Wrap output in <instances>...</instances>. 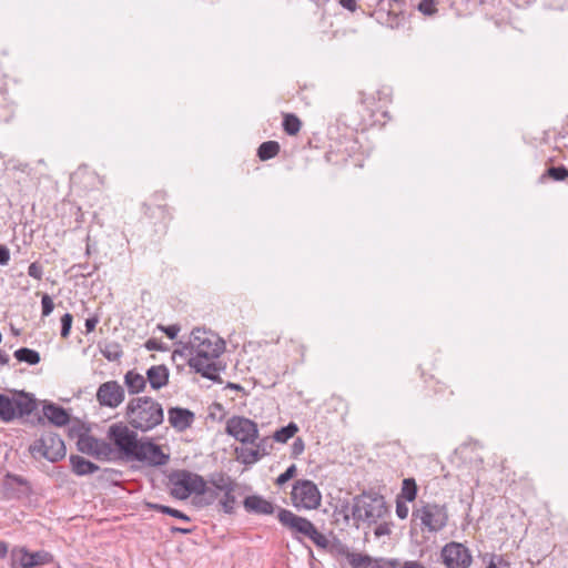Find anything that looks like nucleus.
I'll return each instance as SVG.
<instances>
[{"mask_svg": "<svg viewBox=\"0 0 568 568\" xmlns=\"http://www.w3.org/2000/svg\"><path fill=\"white\" fill-rule=\"evenodd\" d=\"M348 504L343 506L344 520L352 517L358 527L359 523L377 524L389 514L385 497L375 490H364L352 498L351 515L347 513Z\"/></svg>", "mask_w": 568, "mask_h": 568, "instance_id": "f257e3e1", "label": "nucleus"}, {"mask_svg": "<svg viewBox=\"0 0 568 568\" xmlns=\"http://www.w3.org/2000/svg\"><path fill=\"white\" fill-rule=\"evenodd\" d=\"M126 416L130 425L142 432L153 429L164 418L161 404L149 396L131 399L126 406Z\"/></svg>", "mask_w": 568, "mask_h": 568, "instance_id": "f03ea898", "label": "nucleus"}, {"mask_svg": "<svg viewBox=\"0 0 568 568\" xmlns=\"http://www.w3.org/2000/svg\"><path fill=\"white\" fill-rule=\"evenodd\" d=\"M169 481L173 486L171 495L179 499H186L191 495H202L205 504L210 505L217 498L215 489L207 488L205 479L189 470H175L169 476Z\"/></svg>", "mask_w": 568, "mask_h": 568, "instance_id": "7ed1b4c3", "label": "nucleus"}, {"mask_svg": "<svg viewBox=\"0 0 568 568\" xmlns=\"http://www.w3.org/2000/svg\"><path fill=\"white\" fill-rule=\"evenodd\" d=\"M224 351V342L219 339L216 336L209 334L201 328H194L191 333V341L185 344L182 349H175L172 354L174 359L176 355L187 356L193 355L190 358H204L219 357Z\"/></svg>", "mask_w": 568, "mask_h": 568, "instance_id": "20e7f679", "label": "nucleus"}, {"mask_svg": "<svg viewBox=\"0 0 568 568\" xmlns=\"http://www.w3.org/2000/svg\"><path fill=\"white\" fill-rule=\"evenodd\" d=\"M277 518L281 525L292 532L294 538L298 539V535H302L311 539L318 548L328 549L329 540L317 530L310 519L285 508H278Z\"/></svg>", "mask_w": 568, "mask_h": 568, "instance_id": "39448f33", "label": "nucleus"}, {"mask_svg": "<svg viewBox=\"0 0 568 568\" xmlns=\"http://www.w3.org/2000/svg\"><path fill=\"white\" fill-rule=\"evenodd\" d=\"M414 520H419L422 531L438 532L443 530L448 523V509L445 504L427 503L419 500L418 507L412 513Z\"/></svg>", "mask_w": 568, "mask_h": 568, "instance_id": "423d86ee", "label": "nucleus"}, {"mask_svg": "<svg viewBox=\"0 0 568 568\" xmlns=\"http://www.w3.org/2000/svg\"><path fill=\"white\" fill-rule=\"evenodd\" d=\"M36 408L37 402L28 393L20 392L18 398H11L0 393V419L4 423L29 416Z\"/></svg>", "mask_w": 568, "mask_h": 568, "instance_id": "0eeeda50", "label": "nucleus"}, {"mask_svg": "<svg viewBox=\"0 0 568 568\" xmlns=\"http://www.w3.org/2000/svg\"><path fill=\"white\" fill-rule=\"evenodd\" d=\"M108 438L114 444L119 453L131 460L142 440L138 439V434L122 423L113 424L109 427Z\"/></svg>", "mask_w": 568, "mask_h": 568, "instance_id": "6e6552de", "label": "nucleus"}, {"mask_svg": "<svg viewBox=\"0 0 568 568\" xmlns=\"http://www.w3.org/2000/svg\"><path fill=\"white\" fill-rule=\"evenodd\" d=\"M291 499L296 508L313 510L321 506L322 494L312 480L298 479L293 485Z\"/></svg>", "mask_w": 568, "mask_h": 568, "instance_id": "1a4fd4ad", "label": "nucleus"}, {"mask_svg": "<svg viewBox=\"0 0 568 568\" xmlns=\"http://www.w3.org/2000/svg\"><path fill=\"white\" fill-rule=\"evenodd\" d=\"M32 455H40L51 463L59 462L65 457L67 449L61 437L53 432H44L39 439L30 446Z\"/></svg>", "mask_w": 568, "mask_h": 568, "instance_id": "9d476101", "label": "nucleus"}, {"mask_svg": "<svg viewBox=\"0 0 568 568\" xmlns=\"http://www.w3.org/2000/svg\"><path fill=\"white\" fill-rule=\"evenodd\" d=\"M69 434L71 437H78L77 447L83 454L91 455L98 459H108L113 452L109 443L88 435L80 428L72 427L69 429Z\"/></svg>", "mask_w": 568, "mask_h": 568, "instance_id": "9b49d317", "label": "nucleus"}, {"mask_svg": "<svg viewBox=\"0 0 568 568\" xmlns=\"http://www.w3.org/2000/svg\"><path fill=\"white\" fill-rule=\"evenodd\" d=\"M225 432L242 444H254L258 438L257 424L244 416H232L229 418Z\"/></svg>", "mask_w": 568, "mask_h": 568, "instance_id": "f8f14e48", "label": "nucleus"}, {"mask_svg": "<svg viewBox=\"0 0 568 568\" xmlns=\"http://www.w3.org/2000/svg\"><path fill=\"white\" fill-rule=\"evenodd\" d=\"M0 491L3 500H20L27 498L32 488L24 477L7 473L2 479Z\"/></svg>", "mask_w": 568, "mask_h": 568, "instance_id": "ddd939ff", "label": "nucleus"}, {"mask_svg": "<svg viewBox=\"0 0 568 568\" xmlns=\"http://www.w3.org/2000/svg\"><path fill=\"white\" fill-rule=\"evenodd\" d=\"M442 558L447 568H468L473 561L469 549L455 541L443 547Z\"/></svg>", "mask_w": 568, "mask_h": 568, "instance_id": "4468645a", "label": "nucleus"}, {"mask_svg": "<svg viewBox=\"0 0 568 568\" xmlns=\"http://www.w3.org/2000/svg\"><path fill=\"white\" fill-rule=\"evenodd\" d=\"M170 459V456L165 454L161 446L151 442H141L134 456L131 460H136L146 464L148 466H163Z\"/></svg>", "mask_w": 568, "mask_h": 568, "instance_id": "2eb2a0df", "label": "nucleus"}, {"mask_svg": "<svg viewBox=\"0 0 568 568\" xmlns=\"http://www.w3.org/2000/svg\"><path fill=\"white\" fill-rule=\"evenodd\" d=\"M97 399L101 406L115 408L124 400V389L116 381L105 382L99 386Z\"/></svg>", "mask_w": 568, "mask_h": 568, "instance_id": "dca6fc26", "label": "nucleus"}, {"mask_svg": "<svg viewBox=\"0 0 568 568\" xmlns=\"http://www.w3.org/2000/svg\"><path fill=\"white\" fill-rule=\"evenodd\" d=\"M168 420L178 432H184L192 426L195 420V414L183 407H170L168 410Z\"/></svg>", "mask_w": 568, "mask_h": 568, "instance_id": "f3484780", "label": "nucleus"}, {"mask_svg": "<svg viewBox=\"0 0 568 568\" xmlns=\"http://www.w3.org/2000/svg\"><path fill=\"white\" fill-rule=\"evenodd\" d=\"M216 357L204 358H189L187 364L191 368H193L196 373L201 374L203 377L213 381L221 382V377L219 375V366L214 362Z\"/></svg>", "mask_w": 568, "mask_h": 568, "instance_id": "a211bd4d", "label": "nucleus"}, {"mask_svg": "<svg viewBox=\"0 0 568 568\" xmlns=\"http://www.w3.org/2000/svg\"><path fill=\"white\" fill-rule=\"evenodd\" d=\"M245 510L256 515H272L276 506L260 495H250L243 500Z\"/></svg>", "mask_w": 568, "mask_h": 568, "instance_id": "6ab92c4d", "label": "nucleus"}, {"mask_svg": "<svg viewBox=\"0 0 568 568\" xmlns=\"http://www.w3.org/2000/svg\"><path fill=\"white\" fill-rule=\"evenodd\" d=\"M43 416L54 426H65L70 422V414L62 406L52 402L43 404Z\"/></svg>", "mask_w": 568, "mask_h": 568, "instance_id": "aec40b11", "label": "nucleus"}, {"mask_svg": "<svg viewBox=\"0 0 568 568\" xmlns=\"http://www.w3.org/2000/svg\"><path fill=\"white\" fill-rule=\"evenodd\" d=\"M166 200V192L163 190L155 191L146 201V203H151L155 206L156 211L161 215V221L163 222V231L168 229L170 221L173 219L172 212L170 207L164 203Z\"/></svg>", "mask_w": 568, "mask_h": 568, "instance_id": "412c9836", "label": "nucleus"}, {"mask_svg": "<svg viewBox=\"0 0 568 568\" xmlns=\"http://www.w3.org/2000/svg\"><path fill=\"white\" fill-rule=\"evenodd\" d=\"M170 372L165 365H154L146 371V379L153 389H160L169 383Z\"/></svg>", "mask_w": 568, "mask_h": 568, "instance_id": "4be33fe9", "label": "nucleus"}, {"mask_svg": "<svg viewBox=\"0 0 568 568\" xmlns=\"http://www.w3.org/2000/svg\"><path fill=\"white\" fill-rule=\"evenodd\" d=\"M70 465L72 471L78 476L91 475L100 469L97 464L79 455L70 456Z\"/></svg>", "mask_w": 568, "mask_h": 568, "instance_id": "5701e85b", "label": "nucleus"}, {"mask_svg": "<svg viewBox=\"0 0 568 568\" xmlns=\"http://www.w3.org/2000/svg\"><path fill=\"white\" fill-rule=\"evenodd\" d=\"M11 568H33V562L30 558V551L23 547H16L10 554Z\"/></svg>", "mask_w": 568, "mask_h": 568, "instance_id": "b1692460", "label": "nucleus"}, {"mask_svg": "<svg viewBox=\"0 0 568 568\" xmlns=\"http://www.w3.org/2000/svg\"><path fill=\"white\" fill-rule=\"evenodd\" d=\"M124 383L131 394H138L144 390L146 379L134 371H129L124 376Z\"/></svg>", "mask_w": 568, "mask_h": 568, "instance_id": "393cba45", "label": "nucleus"}, {"mask_svg": "<svg viewBox=\"0 0 568 568\" xmlns=\"http://www.w3.org/2000/svg\"><path fill=\"white\" fill-rule=\"evenodd\" d=\"M483 561L487 562L486 568H511V561L508 555L486 552L483 556Z\"/></svg>", "mask_w": 568, "mask_h": 568, "instance_id": "a878e982", "label": "nucleus"}, {"mask_svg": "<svg viewBox=\"0 0 568 568\" xmlns=\"http://www.w3.org/2000/svg\"><path fill=\"white\" fill-rule=\"evenodd\" d=\"M281 146L277 141H265L257 148V156L261 161H267L280 153Z\"/></svg>", "mask_w": 568, "mask_h": 568, "instance_id": "bb28decb", "label": "nucleus"}, {"mask_svg": "<svg viewBox=\"0 0 568 568\" xmlns=\"http://www.w3.org/2000/svg\"><path fill=\"white\" fill-rule=\"evenodd\" d=\"M417 491H418V488H417L416 480L412 477L405 478L402 481L400 493L397 496V498L404 499L405 501H408V503H412L416 499Z\"/></svg>", "mask_w": 568, "mask_h": 568, "instance_id": "cd10ccee", "label": "nucleus"}, {"mask_svg": "<svg viewBox=\"0 0 568 568\" xmlns=\"http://www.w3.org/2000/svg\"><path fill=\"white\" fill-rule=\"evenodd\" d=\"M210 483L215 487V489L221 491L234 490L236 486L234 480L224 473L213 474L210 477Z\"/></svg>", "mask_w": 568, "mask_h": 568, "instance_id": "c85d7f7f", "label": "nucleus"}, {"mask_svg": "<svg viewBox=\"0 0 568 568\" xmlns=\"http://www.w3.org/2000/svg\"><path fill=\"white\" fill-rule=\"evenodd\" d=\"M13 355L19 362H24L29 365H37L41 361L39 352L28 347L17 349Z\"/></svg>", "mask_w": 568, "mask_h": 568, "instance_id": "c756f323", "label": "nucleus"}, {"mask_svg": "<svg viewBox=\"0 0 568 568\" xmlns=\"http://www.w3.org/2000/svg\"><path fill=\"white\" fill-rule=\"evenodd\" d=\"M282 125L286 134L296 135L302 128V122L295 114L286 113L284 114Z\"/></svg>", "mask_w": 568, "mask_h": 568, "instance_id": "7c9ffc66", "label": "nucleus"}, {"mask_svg": "<svg viewBox=\"0 0 568 568\" xmlns=\"http://www.w3.org/2000/svg\"><path fill=\"white\" fill-rule=\"evenodd\" d=\"M298 432V427L295 423L291 422L286 426L277 429L273 439L278 443H286L290 438L294 437V435Z\"/></svg>", "mask_w": 568, "mask_h": 568, "instance_id": "2f4dec72", "label": "nucleus"}, {"mask_svg": "<svg viewBox=\"0 0 568 568\" xmlns=\"http://www.w3.org/2000/svg\"><path fill=\"white\" fill-rule=\"evenodd\" d=\"M373 559L374 558L367 554H357L352 551L351 555H348L347 561L352 568H368L372 567Z\"/></svg>", "mask_w": 568, "mask_h": 568, "instance_id": "473e14b6", "label": "nucleus"}, {"mask_svg": "<svg viewBox=\"0 0 568 568\" xmlns=\"http://www.w3.org/2000/svg\"><path fill=\"white\" fill-rule=\"evenodd\" d=\"M545 178L562 182L568 179V169L565 165L550 166L546 170L540 179L544 180Z\"/></svg>", "mask_w": 568, "mask_h": 568, "instance_id": "72a5a7b5", "label": "nucleus"}, {"mask_svg": "<svg viewBox=\"0 0 568 568\" xmlns=\"http://www.w3.org/2000/svg\"><path fill=\"white\" fill-rule=\"evenodd\" d=\"M438 0H420L417 10L425 17L433 18L438 13Z\"/></svg>", "mask_w": 568, "mask_h": 568, "instance_id": "f704fd0d", "label": "nucleus"}, {"mask_svg": "<svg viewBox=\"0 0 568 568\" xmlns=\"http://www.w3.org/2000/svg\"><path fill=\"white\" fill-rule=\"evenodd\" d=\"M101 353L108 361L112 362L119 361L123 355L120 344L115 342L105 344L104 348L101 349Z\"/></svg>", "mask_w": 568, "mask_h": 568, "instance_id": "c9c22d12", "label": "nucleus"}, {"mask_svg": "<svg viewBox=\"0 0 568 568\" xmlns=\"http://www.w3.org/2000/svg\"><path fill=\"white\" fill-rule=\"evenodd\" d=\"M30 558L33 562V568L44 566L53 561V555L45 550L30 552Z\"/></svg>", "mask_w": 568, "mask_h": 568, "instance_id": "e433bc0d", "label": "nucleus"}, {"mask_svg": "<svg viewBox=\"0 0 568 568\" xmlns=\"http://www.w3.org/2000/svg\"><path fill=\"white\" fill-rule=\"evenodd\" d=\"M328 551L335 557H345L348 558V555H351V550L348 546L344 542H342L339 539H334L329 546Z\"/></svg>", "mask_w": 568, "mask_h": 568, "instance_id": "4c0bfd02", "label": "nucleus"}, {"mask_svg": "<svg viewBox=\"0 0 568 568\" xmlns=\"http://www.w3.org/2000/svg\"><path fill=\"white\" fill-rule=\"evenodd\" d=\"M349 159V153L347 152H335L331 148L325 153V160L327 163L333 165H343L346 164Z\"/></svg>", "mask_w": 568, "mask_h": 568, "instance_id": "58836bf2", "label": "nucleus"}, {"mask_svg": "<svg viewBox=\"0 0 568 568\" xmlns=\"http://www.w3.org/2000/svg\"><path fill=\"white\" fill-rule=\"evenodd\" d=\"M234 490L223 491L224 496L220 500V505L225 514L232 515L235 510L236 497L233 494Z\"/></svg>", "mask_w": 568, "mask_h": 568, "instance_id": "ea45409f", "label": "nucleus"}, {"mask_svg": "<svg viewBox=\"0 0 568 568\" xmlns=\"http://www.w3.org/2000/svg\"><path fill=\"white\" fill-rule=\"evenodd\" d=\"M329 148L337 153L347 152L349 153L351 156L354 150V141L352 138L344 136L343 140L336 141L335 143H331Z\"/></svg>", "mask_w": 568, "mask_h": 568, "instance_id": "a19ab883", "label": "nucleus"}, {"mask_svg": "<svg viewBox=\"0 0 568 568\" xmlns=\"http://www.w3.org/2000/svg\"><path fill=\"white\" fill-rule=\"evenodd\" d=\"M262 454H260V450L255 449H241L240 458L243 464L251 465L256 463L262 458Z\"/></svg>", "mask_w": 568, "mask_h": 568, "instance_id": "79ce46f5", "label": "nucleus"}, {"mask_svg": "<svg viewBox=\"0 0 568 568\" xmlns=\"http://www.w3.org/2000/svg\"><path fill=\"white\" fill-rule=\"evenodd\" d=\"M142 211H143V215L145 217H148L149 220H155L156 222L154 224H156L158 222L160 224L163 225V222L161 221V215L160 213L156 211L155 206H153L151 203H146L144 202L142 204Z\"/></svg>", "mask_w": 568, "mask_h": 568, "instance_id": "37998d69", "label": "nucleus"}, {"mask_svg": "<svg viewBox=\"0 0 568 568\" xmlns=\"http://www.w3.org/2000/svg\"><path fill=\"white\" fill-rule=\"evenodd\" d=\"M399 562L397 559H388V558H374L371 568H398Z\"/></svg>", "mask_w": 568, "mask_h": 568, "instance_id": "c03bdc74", "label": "nucleus"}, {"mask_svg": "<svg viewBox=\"0 0 568 568\" xmlns=\"http://www.w3.org/2000/svg\"><path fill=\"white\" fill-rule=\"evenodd\" d=\"M73 317L70 313H65L61 317V337L68 338L71 332Z\"/></svg>", "mask_w": 568, "mask_h": 568, "instance_id": "a18cd8bd", "label": "nucleus"}, {"mask_svg": "<svg viewBox=\"0 0 568 568\" xmlns=\"http://www.w3.org/2000/svg\"><path fill=\"white\" fill-rule=\"evenodd\" d=\"M296 473H297V468H296V465L292 464L291 466H288L286 468V470L284 473H282L277 478H276V484L282 486L284 485L285 483H287L290 479H292L293 477L296 476Z\"/></svg>", "mask_w": 568, "mask_h": 568, "instance_id": "49530a36", "label": "nucleus"}, {"mask_svg": "<svg viewBox=\"0 0 568 568\" xmlns=\"http://www.w3.org/2000/svg\"><path fill=\"white\" fill-rule=\"evenodd\" d=\"M28 275L36 280H41L43 276V266L39 262H32L28 267Z\"/></svg>", "mask_w": 568, "mask_h": 568, "instance_id": "de8ad7c7", "label": "nucleus"}, {"mask_svg": "<svg viewBox=\"0 0 568 568\" xmlns=\"http://www.w3.org/2000/svg\"><path fill=\"white\" fill-rule=\"evenodd\" d=\"M41 306H42V316H49L52 313V311L54 308V304H53L52 298L48 294H44L42 296Z\"/></svg>", "mask_w": 568, "mask_h": 568, "instance_id": "09e8293b", "label": "nucleus"}, {"mask_svg": "<svg viewBox=\"0 0 568 568\" xmlns=\"http://www.w3.org/2000/svg\"><path fill=\"white\" fill-rule=\"evenodd\" d=\"M158 328L160 331H162L170 339H174L179 332H180V326L178 324H173V325H169V326H164V325H158Z\"/></svg>", "mask_w": 568, "mask_h": 568, "instance_id": "8fccbe9b", "label": "nucleus"}, {"mask_svg": "<svg viewBox=\"0 0 568 568\" xmlns=\"http://www.w3.org/2000/svg\"><path fill=\"white\" fill-rule=\"evenodd\" d=\"M144 346L149 351H160V352H163V351L168 349L165 344L162 343L161 341H158L156 338H149L145 342Z\"/></svg>", "mask_w": 568, "mask_h": 568, "instance_id": "3c124183", "label": "nucleus"}, {"mask_svg": "<svg viewBox=\"0 0 568 568\" xmlns=\"http://www.w3.org/2000/svg\"><path fill=\"white\" fill-rule=\"evenodd\" d=\"M408 506L406 505L405 500L403 501L399 498H396V515L400 519H406L408 516Z\"/></svg>", "mask_w": 568, "mask_h": 568, "instance_id": "603ef678", "label": "nucleus"}, {"mask_svg": "<svg viewBox=\"0 0 568 568\" xmlns=\"http://www.w3.org/2000/svg\"><path fill=\"white\" fill-rule=\"evenodd\" d=\"M73 267H77L82 276H92L93 273L98 270L97 265L91 266L89 263H79Z\"/></svg>", "mask_w": 568, "mask_h": 568, "instance_id": "864d4df0", "label": "nucleus"}, {"mask_svg": "<svg viewBox=\"0 0 568 568\" xmlns=\"http://www.w3.org/2000/svg\"><path fill=\"white\" fill-rule=\"evenodd\" d=\"M165 515H169V516H172L174 518H178L180 520H183V521H191V518L190 516H187L186 514H184L183 511L179 510V509H175V508H172V507H169L166 506V509H165Z\"/></svg>", "mask_w": 568, "mask_h": 568, "instance_id": "5fc2aeb1", "label": "nucleus"}, {"mask_svg": "<svg viewBox=\"0 0 568 568\" xmlns=\"http://www.w3.org/2000/svg\"><path fill=\"white\" fill-rule=\"evenodd\" d=\"M305 449L304 440L301 437L294 439L292 444V457H298Z\"/></svg>", "mask_w": 568, "mask_h": 568, "instance_id": "6e6d98bb", "label": "nucleus"}, {"mask_svg": "<svg viewBox=\"0 0 568 568\" xmlns=\"http://www.w3.org/2000/svg\"><path fill=\"white\" fill-rule=\"evenodd\" d=\"M272 445H271V440L268 437H264L262 439H260V442L256 444V449L260 450V454H262V456L264 455H267L268 454V448H271Z\"/></svg>", "mask_w": 568, "mask_h": 568, "instance_id": "4d7b16f0", "label": "nucleus"}, {"mask_svg": "<svg viewBox=\"0 0 568 568\" xmlns=\"http://www.w3.org/2000/svg\"><path fill=\"white\" fill-rule=\"evenodd\" d=\"M9 261H10V250L6 245L0 244V265L4 266L9 263Z\"/></svg>", "mask_w": 568, "mask_h": 568, "instance_id": "13d9d810", "label": "nucleus"}, {"mask_svg": "<svg viewBox=\"0 0 568 568\" xmlns=\"http://www.w3.org/2000/svg\"><path fill=\"white\" fill-rule=\"evenodd\" d=\"M374 534H375L376 537H382V536H385V535H389L390 534V529H389L387 524H381V525H378L376 527Z\"/></svg>", "mask_w": 568, "mask_h": 568, "instance_id": "bf43d9fd", "label": "nucleus"}, {"mask_svg": "<svg viewBox=\"0 0 568 568\" xmlns=\"http://www.w3.org/2000/svg\"><path fill=\"white\" fill-rule=\"evenodd\" d=\"M99 323V318L97 316L89 317L85 320V329L87 333H91L95 329L97 324Z\"/></svg>", "mask_w": 568, "mask_h": 568, "instance_id": "052dcab7", "label": "nucleus"}, {"mask_svg": "<svg viewBox=\"0 0 568 568\" xmlns=\"http://www.w3.org/2000/svg\"><path fill=\"white\" fill-rule=\"evenodd\" d=\"M338 2L343 8L347 9L352 12H354L356 10V1L355 0H338Z\"/></svg>", "mask_w": 568, "mask_h": 568, "instance_id": "680f3d73", "label": "nucleus"}, {"mask_svg": "<svg viewBox=\"0 0 568 568\" xmlns=\"http://www.w3.org/2000/svg\"><path fill=\"white\" fill-rule=\"evenodd\" d=\"M146 507L149 509H152V510H155V511H159L162 514H164L165 509H166L165 505H161V504H156V503H146Z\"/></svg>", "mask_w": 568, "mask_h": 568, "instance_id": "e2e57ef3", "label": "nucleus"}, {"mask_svg": "<svg viewBox=\"0 0 568 568\" xmlns=\"http://www.w3.org/2000/svg\"><path fill=\"white\" fill-rule=\"evenodd\" d=\"M171 532H173V534H181V535H187V534L192 532V529L191 528H182V527L172 526L171 527Z\"/></svg>", "mask_w": 568, "mask_h": 568, "instance_id": "0e129e2a", "label": "nucleus"}, {"mask_svg": "<svg viewBox=\"0 0 568 568\" xmlns=\"http://www.w3.org/2000/svg\"><path fill=\"white\" fill-rule=\"evenodd\" d=\"M429 382L434 384L433 387H434V392L435 393H439V392H443L445 389L444 384H442L438 381H434L433 377L430 378Z\"/></svg>", "mask_w": 568, "mask_h": 568, "instance_id": "69168bd1", "label": "nucleus"}, {"mask_svg": "<svg viewBox=\"0 0 568 568\" xmlns=\"http://www.w3.org/2000/svg\"><path fill=\"white\" fill-rule=\"evenodd\" d=\"M8 554V545L4 541H0V559L4 558Z\"/></svg>", "mask_w": 568, "mask_h": 568, "instance_id": "338daca9", "label": "nucleus"}, {"mask_svg": "<svg viewBox=\"0 0 568 568\" xmlns=\"http://www.w3.org/2000/svg\"><path fill=\"white\" fill-rule=\"evenodd\" d=\"M8 362H9V355L4 351L0 349V364L6 365V364H8Z\"/></svg>", "mask_w": 568, "mask_h": 568, "instance_id": "774afa93", "label": "nucleus"}]
</instances>
